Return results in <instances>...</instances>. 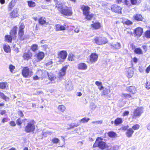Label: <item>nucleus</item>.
<instances>
[{
	"instance_id": "nucleus-15",
	"label": "nucleus",
	"mask_w": 150,
	"mask_h": 150,
	"mask_svg": "<svg viewBox=\"0 0 150 150\" xmlns=\"http://www.w3.org/2000/svg\"><path fill=\"white\" fill-rule=\"evenodd\" d=\"M125 74L128 78H131L133 76L134 74L133 69L130 67L127 69Z\"/></svg>"
},
{
	"instance_id": "nucleus-12",
	"label": "nucleus",
	"mask_w": 150,
	"mask_h": 150,
	"mask_svg": "<svg viewBox=\"0 0 150 150\" xmlns=\"http://www.w3.org/2000/svg\"><path fill=\"white\" fill-rule=\"evenodd\" d=\"M112 11L114 12L118 13H121V8L116 5H112L111 7Z\"/></svg>"
},
{
	"instance_id": "nucleus-5",
	"label": "nucleus",
	"mask_w": 150,
	"mask_h": 150,
	"mask_svg": "<svg viewBox=\"0 0 150 150\" xmlns=\"http://www.w3.org/2000/svg\"><path fill=\"white\" fill-rule=\"evenodd\" d=\"M22 74L25 77H29L32 75L33 72L32 69H29L27 67H24L22 70Z\"/></svg>"
},
{
	"instance_id": "nucleus-55",
	"label": "nucleus",
	"mask_w": 150,
	"mask_h": 150,
	"mask_svg": "<svg viewBox=\"0 0 150 150\" xmlns=\"http://www.w3.org/2000/svg\"><path fill=\"white\" fill-rule=\"evenodd\" d=\"M131 2L132 5H135L137 3V0H131Z\"/></svg>"
},
{
	"instance_id": "nucleus-23",
	"label": "nucleus",
	"mask_w": 150,
	"mask_h": 150,
	"mask_svg": "<svg viewBox=\"0 0 150 150\" xmlns=\"http://www.w3.org/2000/svg\"><path fill=\"white\" fill-rule=\"evenodd\" d=\"M66 87L67 90H71L72 89L71 82V81H69L66 83Z\"/></svg>"
},
{
	"instance_id": "nucleus-64",
	"label": "nucleus",
	"mask_w": 150,
	"mask_h": 150,
	"mask_svg": "<svg viewBox=\"0 0 150 150\" xmlns=\"http://www.w3.org/2000/svg\"><path fill=\"white\" fill-rule=\"evenodd\" d=\"M128 126H124L122 127V130H126L128 128Z\"/></svg>"
},
{
	"instance_id": "nucleus-54",
	"label": "nucleus",
	"mask_w": 150,
	"mask_h": 150,
	"mask_svg": "<svg viewBox=\"0 0 150 150\" xmlns=\"http://www.w3.org/2000/svg\"><path fill=\"white\" fill-rule=\"evenodd\" d=\"M102 82L100 81H96L95 82V84L97 86H102Z\"/></svg>"
},
{
	"instance_id": "nucleus-27",
	"label": "nucleus",
	"mask_w": 150,
	"mask_h": 150,
	"mask_svg": "<svg viewBox=\"0 0 150 150\" xmlns=\"http://www.w3.org/2000/svg\"><path fill=\"white\" fill-rule=\"evenodd\" d=\"M56 8L61 13L63 9V5L61 3L57 4H56Z\"/></svg>"
},
{
	"instance_id": "nucleus-3",
	"label": "nucleus",
	"mask_w": 150,
	"mask_h": 150,
	"mask_svg": "<svg viewBox=\"0 0 150 150\" xmlns=\"http://www.w3.org/2000/svg\"><path fill=\"white\" fill-rule=\"evenodd\" d=\"M94 42L98 45H103L108 42L107 39L105 37H96L94 39Z\"/></svg>"
},
{
	"instance_id": "nucleus-63",
	"label": "nucleus",
	"mask_w": 150,
	"mask_h": 150,
	"mask_svg": "<svg viewBox=\"0 0 150 150\" xmlns=\"http://www.w3.org/2000/svg\"><path fill=\"white\" fill-rule=\"evenodd\" d=\"M129 112L128 111H125L123 113V116H127L128 115Z\"/></svg>"
},
{
	"instance_id": "nucleus-57",
	"label": "nucleus",
	"mask_w": 150,
	"mask_h": 150,
	"mask_svg": "<svg viewBox=\"0 0 150 150\" xmlns=\"http://www.w3.org/2000/svg\"><path fill=\"white\" fill-rule=\"evenodd\" d=\"M18 114L21 117H23L24 116V115H23V112L21 111H19L18 112Z\"/></svg>"
},
{
	"instance_id": "nucleus-22",
	"label": "nucleus",
	"mask_w": 150,
	"mask_h": 150,
	"mask_svg": "<svg viewBox=\"0 0 150 150\" xmlns=\"http://www.w3.org/2000/svg\"><path fill=\"white\" fill-rule=\"evenodd\" d=\"M134 132V131L132 129L130 128L127 129V132H126V135L127 137H130Z\"/></svg>"
},
{
	"instance_id": "nucleus-56",
	"label": "nucleus",
	"mask_w": 150,
	"mask_h": 150,
	"mask_svg": "<svg viewBox=\"0 0 150 150\" xmlns=\"http://www.w3.org/2000/svg\"><path fill=\"white\" fill-rule=\"evenodd\" d=\"M10 124L11 125V126H15L16 125L15 122L13 121H11L10 123Z\"/></svg>"
},
{
	"instance_id": "nucleus-30",
	"label": "nucleus",
	"mask_w": 150,
	"mask_h": 150,
	"mask_svg": "<svg viewBox=\"0 0 150 150\" xmlns=\"http://www.w3.org/2000/svg\"><path fill=\"white\" fill-rule=\"evenodd\" d=\"M122 122V119L120 118H117L114 121V123L116 125H118L121 123Z\"/></svg>"
},
{
	"instance_id": "nucleus-4",
	"label": "nucleus",
	"mask_w": 150,
	"mask_h": 150,
	"mask_svg": "<svg viewBox=\"0 0 150 150\" xmlns=\"http://www.w3.org/2000/svg\"><path fill=\"white\" fill-rule=\"evenodd\" d=\"M103 139L100 137H98L93 145V147H98L99 148L103 149L105 148V143L102 141Z\"/></svg>"
},
{
	"instance_id": "nucleus-16",
	"label": "nucleus",
	"mask_w": 150,
	"mask_h": 150,
	"mask_svg": "<svg viewBox=\"0 0 150 150\" xmlns=\"http://www.w3.org/2000/svg\"><path fill=\"white\" fill-rule=\"evenodd\" d=\"M19 9L18 8L14 9L13 11L10 13V16L12 18H16L19 16Z\"/></svg>"
},
{
	"instance_id": "nucleus-20",
	"label": "nucleus",
	"mask_w": 150,
	"mask_h": 150,
	"mask_svg": "<svg viewBox=\"0 0 150 150\" xmlns=\"http://www.w3.org/2000/svg\"><path fill=\"white\" fill-rule=\"evenodd\" d=\"M32 56V53L30 51H28L23 54V57L25 59L28 60L31 59Z\"/></svg>"
},
{
	"instance_id": "nucleus-45",
	"label": "nucleus",
	"mask_w": 150,
	"mask_h": 150,
	"mask_svg": "<svg viewBox=\"0 0 150 150\" xmlns=\"http://www.w3.org/2000/svg\"><path fill=\"white\" fill-rule=\"evenodd\" d=\"M23 122V120H21L20 118L16 120V124L18 125H21Z\"/></svg>"
},
{
	"instance_id": "nucleus-47",
	"label": "nucleus",
	"mask_w": 150,
	"mask_h": 150,
	"mask_svg": "<svg viewBox=\"0 0 150 150\" xmlns=\"http://www.w3.org/2000/svg\"><path fill=\"white\" fill-rule=\"evenodd\" d=\"M124 23L127 25H129L132 24V22L130 21L126 20L123 21Z\"/></svg>"
},
{
	"instance_id": "nucleus-52",
	"label": "nucleus",
	"mask_w": 150,
	"mask_h": 150,
	"mask_svg": "<svg viewBox=\"0 0 150 150\" xmlns=\"http://www.w3.org/2000/svg\"><path fill=\"white\" fill-rule=\"evenodd\" d=\"M123 96L126 97V98L129 99L132 97V96L130 94H128L127 93L123 94Z\"/></svg>"
},
{
	"instance_id": "nucleus-58",
	"label": "nucleus",
	"mask_w": 150,
	"mask_h": 150,
	"mask_svg": "<svg viewBox=\"0 0 150 150\" xmlns=\"http://www.w3.org/2000/svg\"><path fill=\"white\" fill-rule=\"evenodd\" d=\"M6 113V111L5 110H1L0 111V114L1 115L5 114Z\"/></svg>"
},
{
	"instance_id": "nucleus-59",
	"label": "nucleus",
	"mask_w": 150,
	"mask_h": 150,
	"mask_svg": "<svg viewBox=\"0 0 150 150\" xmlns=\"http://www.w3.org/2000/svg\"><path fill=\"white\" fill-rule=\"evenodd\" d=\"M150 71V65L146 68V71L147 73H148Z\"/></svg>"
},
{
	"instance_id": "nucleus-14",
	"label": "nucleus",
	"mask_w": 150,
	"mask_h": 150,
	"mask_svg": "<svg viewBox=\"0 0 150 150\" xmlns=\"http://www.w3.org/2000/svg\"><path fill=\"white\" fill-rule=\"evenodd\" d=\"M55 30L59 31L65 30L68 28V27L65 25H61L60 24H58L55 25Z\"/></svg>"
},
{
	"instance_id": "nucleus-2",
	"label": "nucleus",
	"mask_w": 150,
	"mask_h": 150,
	"mask_svg": "<svg viewBox=\"0 0 150 150\" xmlns=\"http://www.w3.org/2000/svg\"><path fill=\"white\" fill-rule=\"evenodd\" d=\"M17 28V27H14L10 32V35H6L5 36V39L8 42H11L12 39H16Z\"/></svg>"
},
{
	"instance_id": "nucleus-21",
	"label": "nucleus",
	"mask_w": 150,
	"mask_h": 150,
	"mask_svg": "<svg viewBox=\"0 0 150 150\" xmlns=\"http://www.w3.org/2000/svg\"><path fill=\"white\" fill-rule=\"evenodd\" d=\"M37 59L36 62H38L42 60L44 57V54L42 52H40L36 55Z\"/></svg>"
},
{
	"instance_id": "nucleus-31",
	"label": "nucleus",
	"mask_w": 150,
	"mask_h": 150,
	"mask_svg": "<svg viewBox=\"0 0 150 150\" xmlns=\"http://www.w3.org/2000/svg\"><path fill=\"white\" fill-rule=\"evenodd\" d=\"M4 51L7 53L11 51L10 47L8 45H4Z\"/></svg>"
},
{
	"instance_id": "nucleus-7",
	"label": "nucleus",
	"mask_w": 150,
	"mask_h": 150,
	"mask_svg": "<svg viewBox=\"0 0 150 150\" xmlns=\"http://www.w3.org/2000/svg\"><path fill=\"white\" fill-rule=\"evenodd\" d=\"M35 129V126L33 124L29 122L27 124L25 127V131L27 132H32L34 131Z\"/></svg>"
},
{
	"instance_id": "nucleus-11",
	"label": "nucleus",
	"mask_w": 150,
	"mask_h": 150,
	"mask_svg": "<svg viewBox=\"0 0 150 150\" xmlns=\"http://www.w3.org/2000/svg\"><path fill=\"white\" fill-rule=\"evenodd\" d=\"M110 48L113 49H119L120 48L121 45L120 43L117 42H113L109 44Z\"/></svg>"
},
{
	"instance_id": "nucleus-18",
	"label": "nucleus",
	"mask_w": 150,
	"mask_h": 150,
	"mask_svg": "<svg viewBox=\"0 0 150 150\" xmlns=\"http://www.w3.org/2000/svg\"><path fill=\"white\" fill-rule=\"evenodd\" d=\"M87 68V64L84 63H80L77 65V68L80 70H86Z\"/></svg>"
},
{
	"instance_id": "nucleus-29",
	"label": "nucleus",
	"mask_w": 150,
	"mask_h": 150,
	"mask_svg": "<svg viewBox=\"0 0 150 150\" xmlns=\"http://www.w3.org/2000/svg\"><path fill=\"white\" fill-rule=\"evenodd\" d=\"M47 75L48 76L49 79L51 81H54L56 79V77L51 73H48Z\"/></svg>"
},
{
	"instance_id": "nucleus-51",
	"label": "nucleus",
	"mask_w": 150,
	"mask_h": 150,
	"mask_svg": "<svg viewBox=\"0 0 150 150\" xmlns=\"http://www.w3.org/2000/svg\"><path fill=\"white\" fill-rule=\"evenodd\" d=\"M9 69L11 72H13V71L15 69V67L12 65H10L9 67Z\"/></svg>"
},
{
	"instance_id": "nucleus-42",
	"label": "nucleus",
	"mask_w": 150,
	"mask_h": 150,
	"mask_svg": "<svg viewBox=\"0 0 150 150\" xmlns=\"http://www.w3.org/2000/svg\"><path fill=\"white\" fill-rule=\"evenodd\" d=\"M78 125H76L75 124H74V123L71 124H70L69 126V127L67 128V129L69 130L71 129H72L75 127H76L77 126H78Z\"/></svg>"
},
{
	"instance_id": "nucleus-44",
	"label": "nucleus",
	"mask_w": 150,
	"mask_h": 150,
	"mask_svg": "<svg viewBox=\"0 0 150 150\" xmlns=\"http://www.w3.org/2000/svg\"><path fill=\"white\" fill-rule=\"evenodd\" d=\"M7 85V83H0V88L2 89H4L6 88Z\"/></svg>"
},
{
	"instance_id": "nucleus-19",
	"label": "nucleus",
	"mask_w": 150,
	"mask_h": 150,
	"mask_svg": "<svg viewBox=\"0 0 150 150\" xmlns=\"http://www.w3.org/2000/svg\"><path fill=\"white\" fill-rule=\"evenodd\" d=\"M143 31V29L140 27H138L134 30V34L137 36H140Z\"/></svg>"
},
{
	"instance_id": "nucleus-62",
	"label": "nucleus",
	"mask_w": 150,
	"mask_h": 150,
	"mask_svg": "<svg viewBox=\"0 0 150 150\" xmlns=\"http://www.w3.org/2000/svg\"><path fill=\"white\" fill-rule=\"evenodd\" d=\"M108 90L107 89L105 90L103 92V93L104 95H106L108 93Z\"/></svg>"
},
{
	"instance_id": "nucleus-17",
	"label": "nucleus",
	"mask_w": 150,
	"mask_h": 150,
	"mask_svg": "<svg viewBox=\"0 0 150 150\" xmlns=\"http://www.w3.org/2000/svg\"><path fill=\"white\" fill-rule=\"evenodd\" d=\"M68 66V65H67L63 67L61 70H60L58 73V75L60 77L63 76L65 75Z\"/></svg>"
},
{
	"instance_id": "nucleus-50",
	"label": "nucleus",
	"mask_w": 150,
	"mask_h": 150,
	"mask_svg": "<svg viewBox=\"0 0 150 150\" xmlns=\"http://www.w3.org/2000/svg\"><path fill=\"white\" fill-rule=\"evenodd\" d=\"M146 88L148 89H150V81H147L146 83Z\"/></svg>"
},
{
	"instance_id": "nucleus-53",
	"label": "nucleus",
	"mask_w": 150,
	"mask_h": 150,
	"mask_svg": "<svg viewBox=\"0 0 150 150\" xmlns=\"http://www.w3.org/2000/svg\"><path fill=\"white\" fill-rule=\"evenodd\" d=\"M92 124H101L102 123V121L101 120H100L97 121H93L92 122Z\"/></svg>"
},
{
	"instance_id": "nucleus-8",
	"label": "nucleus",
	"mask_w": 150,
	"mask_h": 150,
	"mask_svg": "<svg viewBox=\"0 0 150 150\" xmlns=\"http://www.w3.org/2000/svg\"><path fill=\"white\" fill-rule=\"evenodd\" d=\"M66 8H64L62 11L61 13L67 16H71L72 14V8L70 7L69 8L67 6H66Z\"/></svg>"
},
{
	"instance_id": "nucleus-43",
	"label": "nucleus",
	"mask_w": 150,
	"mask_h": 150,
	"mask_svg": "<svg viewBox=\"0 0 150 150\" xmlns=\"http://www.w3.org/2000/svg\"><path fill=\"white\" fill-rule=\"evenodd\" d=\"M145 37L147 38H150V30H147L145 33Z\"/></svg>"
},
{
	"instance_id": "nucleus-32",
	"label": "nucleus",
	"mask_w": 150,
	"mask_h": 150,
	"mask_svg": "<svg viewBox=\"0 0 150 150\" xmlns=\"http://www.w3.org/2000/svg\"><path fill=\"white\" fill-rule=\"evenodd\" d=\"M92 27L95 29H98L100 28V24L99 23H96L91 25Z\"/></svg>"
},
{
	"instance_id": "nucleus-40",
	"label": "nucleus",
	"mask_w": 150,
	"mask_h": 150,
	"mask_svg": "<svg viewBox=\"0 0 150 150\" xmlns=\"http://www.w3.org/2000/svg\"><path fill=\"white\" fill-rule=\"evenodd\" d=\"M51 140L54 144H57L59 143L60 141V140L59 139L56 138L52 139Z\"/></svg>"
},
{
	"instance_id": "nucleus-37",
	"label": "nucleus",
	"mask_w": 150,
	"mask_h": 150,
	"mask_svg": "<svg viewBox=\"0 0 150 150\" xmlns=\"http://www.w3.org/2000/svg\"><path fill=\"white\" fill-rule=\"evenodd\" d=\"M134 52L135 53L137 54H142L143 53L142 50L139 48L135 49L134 50Z\"/></svg>"
},
{
	"instance_id": "nucleus-28",
	"label": "nucleus",
	"mask_w": 150,
	"mask_h": 150,
	"mask_svg": "<svg viewBox=\"0 0 150 150\" xmlns=\"http://www.w3.org/2000/svg\"><path fill=\"white\" fill-rule=\"evenodd\" d=\"M0 96L2 99L6 101H8L10 99L9 97L5 96L3 93L1 92H0Z\"/></svg>"
},
{
	"instance_id": "nucleus-1",
	"label": "nucleus",
	"mask_w": 150,
	"mask_h": 150,
	"mask_svg": "<svg viewBox=\"0 0 150 150\" xmlns=\"http://www.w3.org/2000/svg\"><path fill=\"white\" fill-rule=\"evenodd\" d=\"M81 8L83 11V14L86 16V19L88 20H90L93 17V15L90 13V8L88 6L82 5L81 6Z\"/></svg>"
},
{
	"instance_id": "nucleus-33",
	"label": "nucleus",
	"mask_w": 150,
	"mask_h": 150,
	"mask_svg": "<svg viewBox=\"0 0 150 150\" xmlns=\"http://www.w3.org/2000/svg\"><path fill=\"white\" fill-rule=\"evenodd\" d=\"M129 92L132 93L133 94L136 93V90L134 87L131 86L129 88Z\"/></svg>"
},
{
	"instance_id": "nucleus-34",
	"label": "nucleus",
	"mask_w": 150,
	"mask_h": 150,
	"mask_svg": "<svg viewBox=\"0 0 150 150\" xmlns=\"http://www.w3.org/2000/svg\"><path fill=\"white\" fill-rule=\"evenodd\" d=\"M58 109L60 111L63 112L65 111L66 108L64 105H61L58 106Z\"/></svg>"
},
{
	"instance_id": "nucleus-61",
	"label": "nucleus",
	"mask_w": 150,
	"mask_h": 150,
	"mask_svg": "<svg viewBox=\"0 0 150 150\" xmlns=\"http://www.w3.org/2000/svg\"><path fill=\"white\" fill-rule=\"evenodd\" d=\"M47 134H48L47 132H42V135L44 137H46L47 136Z\"/></svg>"
},
{
	"instance_id": "nucleus-13",
	"label": "nucleus",
	"mask_w": 150,
	"mask_h": 150,
	"mask_svg": "<svg viewBox=\"0 0 150 150\" xmlns=\"http://www.w3.org/2000/svg\"><path fill=\"white\" fill-rule=\"evenodd\" d=\"M143 112V108L142 107L137 108L134 110V116L137 117L139 116Z\"/></svg>"
},
{
	"instance_id": "nucleus-25",
	"label": "nucleus",
	"mask_w": 150,
	"mask_h": 150,
	"mask_svg": "<svg viewBox=\"0 0 150 150\" xmlns=\"http://www.w3.org/2000/svg\"><path fill=\"white\" fill-rule=\"evenodd\" d=\"M38 21L39 23L42 25L45 24L46 23V18L44 17L40 18L39 19Z\"/></svg>"
},
{
	"instance_id": "nucleus-60",
	"label": "nucleus",
	"mask_w": 150,
	"mask_h": 150,
	"mask_svg": "<svg viewBox=\"0 0 150 150\" xmlns=\"http://www.w3.org/2000/svg\"><path fill=\"white\" fill-rule=\"evenodd\" d=\"M40 78V77L38 76L37 75L33 77V79L35 80L39 79Z\"/></svg>"
},
{
	"instance_id": "nucleus-38",
	"label": "nucleus",
	"mask_w": 150,
	"mask_h": 150,
	"mask_svg": "<svg viewBox=\"0 0 150 150\" xmlns=\"http://www.w3.org/2000/svg\"><path fill=\"white\" fill-rule=\"evenodd\" d=\"M75 57L74 54H69L68 56V60L70 61L74 60L75 59Z\"/></svg>"
},
{
	"instance_id": "nucleus-26",
	"label": "nucleus",
	"mask_w": 150,
	"mask_h": 150,
	"mask_svg": "<svg viewBox=\"0 0 150 150\" xmlns=\"http://www.w3.org/2000/svg\"><path fill=\"white\" fill-rule=\"evenodd\" d=\"M108 134L109 137L110 138H115L117 137V134L116 133L113 131L109 132Z\"/></svg>"
},
{
	"instance_id": "nucleus-9",
	"label": "nucleus",
	"mask_w": 150,
	"mask_h": 150,
	"mask_svg": "<svg viewBox=\"0 0 150 150\" xmlns=\"http://www.w3.org/2000/svg\"><path fill=\"white\" fill-rule=\"evenodd\" d=\"M67 55V52L65 50H62L58 53V58L62 59V61H63L65 59Z\"/></svg>"
},
{
	"instance_id": "nucleus-36",
	"label": "nucleus",
	"mask_w": 150,
	"mask_h": 150,
	"mask_svg": "<svg viewBox=\"0 0 150 150\" xmlns=\"http://www.w3.org/2000/svg\"><path fill=\"white\" fill-rule=\"evenodd\" d=\"M31 49L33 51H36L38 50V45L35 44H33L31 46Z\"/></svg>"
},
{
	"instance_id": "nucleus-10",
	"label": "nucleus",
	"mask_w": 150,
	"mask_h": 150,
	"mask_svg": "<svg viewBox=\"0 0 150 150\" xmlns=\"http://www.w3.org/2000/svg\"><path fill=\"white\" fill-rule=\"evenodd\" d=\"M98 57V54L96 53H92L90 55L89 57V62L91 63L95 62L97 60Z\"/></svg>"
},
{
	"instance_id": "nucleus-24",
	"label": "nucleus",
	"mask_w": 150,
	"mask_h": 150,
	"mask_svg": "<svg viewBox=\"0 0 150 150\" xmlns=\"http://www.w3.org/2000/svg\"><path fill=\"white\" fill-rule=\"evenodd\" d=\"M134 19L138 21H142L143 18L142 16L139 14H136L134 16Z\"/></svg>"
},
{
	"instance_id": "nucleus-6",
	"label": "nucleus",
	"mask_w": 150,
	"mask_h": 150,
	"mask_svg": "<svg viewBox=\"0 0 150 150\" xmlns=\"http://www.w3.org/2000/svg\"><path fill=\"white\" fill-rule=\"evenodd\" d=\"M25 28L24 25L21 23L19 28V30L18 33V35L20 40H23L24 39L23 35L24 34V31L23 29Z\"/></svg>"
},
{
	"instance_id": "nucleus-35",
	"label": "nucleus",
	"mask_w": 150,
	"mask_h": 150,
	"mask_svg": "<svg viewBox=\"0 0 150 150\" xmlns=\"http://www.w3.org/2000/svg\"><path fill=\"white\" fill-rule=\"evenodd\" d=\"M28 5L30 7H33L35 6V3L32 1H28Z\"/></svg>"
},
{
	"instance_id": "nucleus-39",
	"label": "nucleus",
	"mask_w": 150,
	"mask_h": 150,
	"mask_svg": "<svg viewBox=\"0 0 150 150\" xmlns=\"http://www.w3.org/2000/svg\"><path fill=\"white\" fill-rule=\"evenodd\" d=\"M15 4V2L14 0H12L9 4V7L11 9L13 7Z\"/></svg>"
},
{
	"instance_id": "nucleus-41",
	"label": "nucleus",
	"mask_w": 150,
	"mask_h": 150,
	"mask_svg": "<svg viewBox=\"0 0 150 150\" xmlns=\"http://www.w3.org/2000/svg\"><path fill=\"white\" fill-rule=\"evenodd\" d=\"M43 73V70H38L36 72V74L40 78H42V75Z\"/></svg>"
},
{
	"instance_id": "nucleus-49",
	"label": "nucleus",
	"mask_w": 150,
	"mask_h": 150,
	"mask_svg": "<svg viewBox=\"0 0 150 150\" xmlns=\"http://www.w3.org/2000/svg\"><path fill=\"white\" fill-rule=\"evenodd\" d=\"M48 74V73L47 71L43 70V75H42V78L46 77Z\"/></svg>"
},
{
	"instance_id": "nucleus-46",
	"label": "nucleus",
	"mask_w": 150,
	"mask_h": 150,
	"mask_svg": "<svg viewBox=\"0 0 150 150\" xmlns=\"http://www.w3.org/2000/svg\"><path fill=\"white\" fill-rule=\"evenodd\" d=\"M90 119L89 118H84L81 119L80 120V122L82 123H84L86 122H87Z\"/></svg>"
},
{
	"instance_id": "nucleus-48",
	"label": "nucleus",
	"mask_w": 150,
	"mask_h": 150,
	"mask_svg": "<svg viewBox=\"0 0 150 150\" xmlns=\"http://www.w3.org/2000/svg\"><path fill=\"white\" fill-rule=\"evenodd\" d=\"M139 125L138 124H136L134 125L132 127V129L134 130L138 129L139 127Z\"/></svg>"
}]
</instances>
